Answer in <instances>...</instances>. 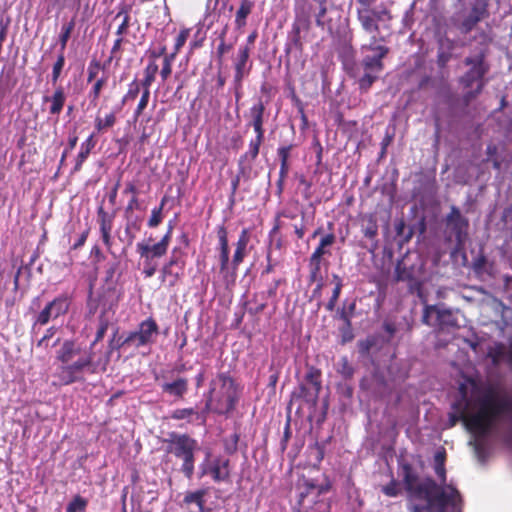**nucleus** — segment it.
<instances>
[{"label": "nucleus", "mask_w": 512, "mask_h": 512, "mask_svg": "<svg viewBox=\"0 0 512 512\" xmlns=\"http://www.w3.org/2000/svg\"><path fill=\"white\" fill-rule=\"evenodd\" d=\"M478 410L466 419V428L475 434L487 435L497 420L512 411V402L507 396H500L496 389L489 387L477 399Z\"/></svg>", "instance_id": "1"}, {"label": "nucleus", "mask_w": 512, "mask_h": 512, "mask_svg": "<svg viewBox=\"0 0 512 512\" xmlns=\"http://www.w3.org/2000/svg\"><path fill=\"white\" fill-rule=\"evenodd\" d=\"M418 491L421 493L419 500H424L425 504H410L409 512H462V496L451 484H437L433 478L426 477Z\"/></svg>", "instance_id": "2"}, {"label": "nucleus", "mask_w": 512, "mask_h": 512, "mask_svg": "<svg viewBox=\"0 0 512 512\" xmlns=\"http://www.w3.org/2000/svg\"><path fill=\"white\" fill-rule=\"evenodd\" d=\"M243 395V387L229 372H219L209 383L205 411L229 417Z\"/></svg>", "instance_id": "3"}, {"label": "nucleus", "mask_w": 512, "mask_h": 512, "mask_svg": "<svg viewBox=\"0 0 512 512\" xmlns=\"http://www.w3.org/2000/svg\"><path fill=\"white\" fill-rule=\"evenodd\" d=\"M166 452L182 461L180 471L187 479H192L195 470V454L199 451L196 439L188 434L172 432L169 438L164 440Z\"/></svg>", "instance_id": "4"}, {"label": "nucleus", "mask_w": 512, "mask_h": 512, "mask_svg": "<svg viewBox=\"0 0 512 512\" xmlns=\"http://www.w3.org/2000/svg\"><path fill=\"white\" fill-rule=\"evenodd\" d=\"M375 2L376 0H356L357 20L361 28L369 34L380 31L379 22L393 19L391 11L386 6H380V9L373 8Z\"/></svg>", "instance_id": "5"}, {"label": "nucleus", "mask_w": 512, "mask_h": 512, "mask_svg": "<svg viewBox=\"0 0 512 512\" xmlns=\"http://www.w3.org/2000/svg\"><path fill=\"white\" fill-rule=\"evenodd\" d=\"M159 326L153 317L141 321L135 331H131L122 340V344H129L134 348L151 346L159 335Z\"/></svg>", "instance_id": "6"}, {"label": "nucleus", "mask_w": 512, "mask_h": 512, "mask_svg": "<svg viewBox=\"0 0 512 512\" xmlns=\"http://www.w3.org/2000/svg\"><path fill=\"white\" fill-rule=\"evenodd\" d=\"M487 50H481L474 57H466L464 64L471 68L461 77L460 83L464 88H471L475 82H483V78L489 71V65L485 62Z\"/></svg>", "instance_id": "7"}, {"label": "nucleus", "mask_w": 512, "mask_h": 512, "mask_svg": "<svg viewBox=\"0 0 512 512\" xmlns=\"http://www.w3.org/2000/svg\"><path fill=\"white\" fill-rule=\"evenodd\" d=\"M490 0H473L469 13L459 22L453 19L454 25L462 34L470 33L481 21L490 16Z\"/></svg>", "instance_id": "8"}, {"label": "nucleus", "mask_w": 512, "mask_h": 512, "mask_svg": "<svg viewBox=\"0 0 512 512\" xmlns=\"http://www.w3.org/2000/svg\"><path fill=\"white\" fill-rule=\"evenodd\" d=\"M70 305L71 299L66 294H61L54 298L38 313L32 325L33 330L37 325L44 326L51 319H57L58 317L65 315L69 311Z\"/></svg>", "instance_id": "9"}, {"label": "nucleus", "mask_w": 512, "mask_h": 512, "mask_svg": "<svg viewBox=\"0 0 512 512\" xmlns=\"http://www.w3.org/2000/svg\"><path fill=\"white\" fill-rule=\"evenodd\" d=\"M310 12L304 5L295 9V20L289 33L288 51L292 49L301 52L303 50V42L301 32L310 30Z\"/></svg>", "instance_id": "10"}, {"label": "nucleus", "mask_w": 512, "mask_h": 512, "mask_svg": "<svg viewBox=\"0 0 512 512\" xmlns=\"http://www.w3.org/2000/svg\"><path fill=\"white\" fill-rule=\"evenodd\" d=\"M446 227L455 236L457 246H462L467 237V230L469 221L461 214V211L456 206H451L450 212L445 218Z\"/></svg>", "instance_id": "11"}, {"label": "nucleus", "mask_w": 512, "mask_h": 512, "mask_svg": "<svg viewBox=\"0 0 512 512\" xmlns=\"http://www.w3.org/2000/svg\"><path fill=\"white\" fill-rule=\"evenodd\" d=\"M396 280L408 282L410 292L420 293L422 282L413 266H408L405 260L400 261L395 269Z\"/></svg>", "instance_id": "12"}, {"label": "nucleus", "mask_w": 512, "mask_h": 512, "mask_svg": "<svg viewBox=\"0 0 512 512\" xmlns=\"http://www.w3.org/2000/svg\"><path fill=\"white\" fill-rule=\"evenodd\" d=\"M67 367L70 372L76 377H79V382L84 381V372L87 371L91 374L97 373L100 366V362L93 361V353L90 352L86 356L78 358L73 363H67Z\"/></svg>", "instance_id": "13"}, {"label": "nucleus", "mask_w": 512, "mask_h": 512, "mask_svg": "<svg viewBox=\"0 0 512 512\" xmlns=\"http://www.w3.org/2000/svg\"><path fill=\"white\" fill-rule=\"evenodd\" d=\"M136 252L140 258L143 259L142 274L145 278L152 277L157 271V263L154 262L155 258H161V255H154L149 248V244L145 242H138L136 244Z\"/></svg>", "instance_id": "14"}, {"label": "nucleus", "mask_w": 512, "mask_h": 512, "mask_svg": "<svg viewBox=\"0 0 512 512\" xmlns=\"http://www.w3.org/2000/svg\"><path fill=\"white\" fill-rule=\"evenodd\" d=\"M401 470L406 492L411 498L419 499L421 493L418 491V489L423 485V481L417 483L418 474L410 463H403L401 465Z\"/></svg>", "instance_id": "15"}, {"label": "nucleus", "mask_w": 512, "mask_h": 512, "mask_svg": "<svg viewBox=\"0 0 512 512\" xmlns=\"http://www.w3.org/2000/svg\"><path fill=\"white\" fill-rule=\"evenodd\" d=\"M210 473L215 482L227 481L230 477V461L227 458L219 457L216 458L209 470L203 469L201 471L200 477H203L205 474Z\"/></svg>", "instance_id": "16"}, {"label": "nucleus", "mask_w": 512, "mask_h": 512, "mask_svg": "<svg viewBox=\"0 0 512 512\" xmlns=\"http://www.w3.org/2000/svg\"><path fill=\"white\" fill-rule=\"evenodd\" d=\"M66 99H67V96H66L64 87L62 85H58L55 87V90L52 93V95L44 96L42 98V101H43V103H50V106H49V114L50 115L58 116L64 108Z\"/></svg>", "instance_id": "17"}, {"label": "nucleus", "mask_w": 512, "mask_h": 512, "mask_svg": "<svg viewBox=\"0 0 512 512\" xmlns=\"http://www.w3.org/2000/svg\"><path fill=\"white\" fill-rule=\"evenodd\" d=\"M188 379L185 377H178L172 382H165L161 384V390L175 399H183L188 392Z\"/></svg>", "instance_id": "18"}, {"label": "nucleus", "mask_w": 512, "mask_h": 512, "mask_svg": "<svg viewBox=\"0 0 512 512\" xmlns=\"http://www.w3.org/2000/svg\"><path fill=\"white\" fill-rule=\"evenodd\" d=\"M125 219V240L127 246H131L142 229L143 218L139 215H124Z\"/></svg>", "instance_id": "19"}, {"label": "nucleus", "mask_w": 512, "mask_h": 512, "mask_svg": "<svg viewBox=\"0 0 512 512\" xmlns=\"http://www.w3.org/2000/svg\"><path fill=\"white\" fill-rule=\"evenodd\" d=\"M131 10L132 5L130 4H120L118 6V12L115 16V20L121 19V21L115 32L116 36H125L128 33L131 22Z\"/></svg>", "instance_id": "20"}, {"label": "nucleus", "mask_w": 512, "mask_h": 512, "mask_svg": "<svg viewBox=\"0 0 512 512\" xmlns=\"http://www.w3.org/2000/svg\"><path fill=\"white\" fill-rule=\"evenodd\" d=\"M80 347L73 340H65L57 351L56 358L62 364H67L80 354Z\"/></svg>", "instance_id": "21"}, {"label": "nucleus", "mask_w": 512, "mask_h": 512, "mask_svg": "<svg viewBox=\"0 0 512 512\" xmlns=\"http://www.w3.org/2000/svg\"><path fill=\"white\" fill-rule=\"evenodd\" d=\"M94 134H91L80 146V151L76 157L74 172H78L82 169L83 163L89 157L91 151L95 148L97 141L94 138Z\"/></svg>", "instance_id": "22"}, {"label": "nucleus", "mask_w": 512, "mask_h": 512, "mask_svg": "<svg viewBox=\"0 0 512 512\" xmlns=\"http://www.w3.org/2000/svg\"><path fill=\"white\" fill-rule=\"evenodd\" d=\"M206 413L208 412L205 411V408L202 410V412H198L194 408H180L172 412L171 418L174 420L186 419L188 422H193L194 420H201L202 423H205Z\"/></svg>", "instance_id": "23"}, {"label": "nucleus", "mask_w": 512, "mask_h": 512, "mask_svg": "<svg viewBox=\"0 0 512 512\" xmlns=\"http://www.w3.org/2000/svg\"><path fill=\"white\" fill-rule=\"evenodd\" d=\"M361 231L363 235L374 240L378 235V223L374 213H368L361 218Z\"/></svg>", "instance_id": "24"}, {"label": "nucleus", "mask_w": 512, "mask_h": 512, "mask_svg": "<svg viewBox=\"0 0 512 512\" xmlns=\"http://www.w3.org/2000/svg\"><path fill=\"white\" fill-rule=\"evenodd\" d=\"M336 242V236L333 232H329L325 235H322L319 241V244L311 254V256L323 258L325 255H331V251L329 248L333 246Z\"/></svg>", "instance_id": "25"}, {"label": "nucleus", "mask_w": 512, "mask_h": 512, "mask_svg": "<svg viewBox=\"0 0 512 512\" xmlns=\"http://www.w3.org/2000/svg\"><path fill=\"white\" fill-rule=\"evenodd\" d=\"M217 236L220 244V262L221 271L227 268L229 262V246L227 238V230L224 226H220L217 231Z\"/></svg>", "instance_id": "26"}, {"label": "nucleus", "mask_w": 512, "mask_h": 512, "mask_svg": "<svg viewBox=\"0 0 512 512\" xmlns=\"http://www.w3.org/2000/svg\"><path fill=\"white\" fill-rule=\"evenodd\" d=\"M186 257L187 254L182 248L174 247L165 264L184 272L186 267Z\"/></svg>", "instance_id": "27"}, {"label": "nucleus", "mask_w": 512, "mask_h": 512, "mask_svg": "<svg viewBox=\"0 0 512 512\" xmlns=\"http://www.w3.org/2000/svg\"><path fill=\"white\" fill-rule=\"evenodd\" d=\"M117 122L116 111L107 113L104 117L97 115L94 121L95 130L98 133H103L112 128Z\"/></svg>", "instance_id": "28"}, {"label": "nucleus", "mask_w": 512, "mask_h": 512, "mask_svg": "<svg viewBox=\"0 0 512 512\" xmlns=\"http://www.w3.org/2000/svg\"><path fill=\"white\" fill-rule=\"evenodd\" d=\"M436 320L441 329L459 327L456 317L449 309H438Z\"/></svg>", "instance_id": "29"}, {"label": "nucleus", "mask_w": 512, "mask_h": 512, "mask_svg": "<svg viewBox=\"0 0 512 512\" xmlns=\"http://www.w3.org/2000/svg\"><path fill=\"white\" fill-rule=\"evenodd\" d=\"M160 274L162 282L168 281L170 286H174L182 278L184 272L164 264L160 270Z\"/></svg>", "instance_id": "30"}, {"label": "nucleus", "mask_w": 512, "mask_h": 512, "mask_svg": "<svg viewBox=\"0 0 512 512\" xmlns=\"http://www.w3.org/2000/svg\"><path fill=\"white\" fill-rule=\"evenodd\" d=\"M207 494V489H199L194 492H188L184 496V503L185 504H192L195 503L200 512H205V500L204 497Z\"/></svg>", "instance_id": "31"}, {"label": "nucleus", "mask_w": 512, "mask_h": 512, "mask_svg": "<svg viewBox=\"0 0 512 512\" xmlns=\"http://www.w3.org/2000/svg\"><path fill=\"white\" fill-rule=\"evenodd\" d=\"M168 201L167 196H164L161 201L160 205L157 207H154L151 211V215L147 221V226L149 228H156L158 227L162 221H163V209Z\"/></svg>", "instance_id": "32"}, {"label": "nucleus", "mask_w": 512, "mask_h": 512, "mask_svg": "<svg viewBox=\"0 0 512 512\" xmlns=\"http://www.w3.org/2000/svg\"><path fill=\"white\" fill-rule=\"evenodd\" d=\"M445 461H446L445 450L436 452V454L434 456V470L440 480V483H442V484H445L446 480H447Z\"/></svg>", "instance_id": "33"}, {"label": "nucleus", "mask_w": 512, "mask_h": 512, "mask_svg": "<svg viewBox=\"0 0 512 512\" xmlns=\"http://www.w3.org/2000/svg\"><path fill=\"white\" fill-rule=\"evenodd\" d=\"M55 377H57L58 382L54 383V385L66 386L79 382V377L74 376L66 364H63L58 368Z\"/></svg>", "instance_id": "34"}, {"label": "nucleus", "mask_w": 512, "mask_h": 512, "mask_svg": "<svg viewBox=\"0 0 512 512\" xmlns=\"http://www.w3.org/2000/svg\"><path fill=\"white\" fill-rule=\"evenodd\" d=\"M113 215H110L102 206L97 209V221L99 223L100 233L112 232Z\"/></svg>", "instance_id": "35"}, {"label": "nucleus", "mask_w": 512, "mask_h": 512, "mask_svg": "<svg viewBox=\"0 0 512 512\" xmlns=\"http://www.w3.org/2000/svg\"><path fill=\"white\" fill-rule=\"evenodd\" d=\"M487 356L491 359L493 365H499L506 357L505 344L502 342L495 343L488 349Z\"/></svg>", "instance_id": "36"}, {"label": "nucleus", "mask_w": 512, "mask_h": 512, "mask_svg": "<svg viewBox=\"0 0 512 512\" xmlns=\"http://www.w3.org/2000/svg\"><path fill=\"white\" fill-rule=\"evenodd\" d=\"M361 65L366 72L380 73L384 69L383 59L376 56H365L361 61Z\"/></svg>", "instance_id": "37"}, {"label": "nucleus", "mask_w": 512, "mask_h": 512, "mask_svg": "<svg viewBox=\"0 0 512 512\" xmlns=\"http://www.w3.org/2000/svg\"><path fill=\"white\" fill-rule=\"evenodd\" d=\"M321 370L313 365H307V373L305 375V380L311 384L316 392V395L320 392L321 385Z\"/></svg>", "instance_id": "38"}, {"label": "nucleus", "mask_w": 512, "mask_h": 512, "mask_svg": "<svg viewBox=\"0 0 512 512\" xmlns=\"http://www.w3.org/2000/svg\"><path fill=\"white\" fill-rule=\"evenodd\" d=\"M321 262L322 258L311 256L309 257V276L308 281L309 283H314L317 280L322 279L321 276Z\"/></svg>", "instance_id": "39"}, {"label": "nucleus", "mask_w": 512, "mask_h": 512, "mask_svg": "<svg viewBox=\"0 0 512 512\" xmlns=\"http://www.w3.org/2000/svg\"><path fill=\"white\" fill-rule=\"evenodd\" d=\"M454 410H456V413L450 414V426H454L458 421H463L466 425V419L463 417V414L465 413V416H471L472 413H469L468 411V402L462 403L458 402L453 405Z\"/></svg>", "instance_id": "40"}, {"label": "nucleus", "mask_w": 512, "mask_h": 512, "mask_svg": "<svg viewBox=\"0 0 512 512\" xmlns=\"http://www.w3.org/2000/svg\"><path fill=\"white\" fill-rule=\"evenodd\" d=\"M76 22L75 19L72 18L69 22L65 23L61 27V32L59 35V44H60V52H64L68 43L69 38L75 28Z\"/></svg>", "instance_id": "41"}, {"label": "nucleus", "mask_w": 512, "mask_h": 512, "mask_svg": "<svg viewBox=\"0 0 512 512\" xmlns=\"http://www.w3.org/2000/svg\"><path fill=\"white\" fill-rule=\"evenodd\" d=\"M158 69H159V67H158V64L156 63V61L150 60L148 62L147 66L144 69V78L141 81L142 87H147V86L151 87V85L153 84V82L156 79V74L158 72Z\"/></svg>", "instance_id": "42"}, {"label": "nucleus", "mask_w": 512, "mask_h": 512, "mask_svg": "<svg viewBox=\"0 0 512 512\" xmlns=\"http://www.w3.org/2000/svg\"><path fill=\"white\" fill-rule=\"evenodd\" d=\"M253 3L249 0H243L236 13L235 22L238 28L246 24V18L251 13Z\"/></svg>", "instance_id": "43"}, {"label": "nucleus", "mask_w": 512, "mask_h": 512, "mask_svg": "<svg viewBox=\"0 0 512 512\" xmlns=\"http://www.w3.org/2000/svg\"><path fill=\"white\" fill-rule=\"evenodd\" d=\"M248 58H249L248 48L246 46L240 48L237 59H236V63H235L236 77L238 79H240L245 73Z\"/></svg>", "instance_id": "44"}, {"label": "nucleus", "mask_w": 512, "mask_h": 512, "mask_svg": "<svg viewBox=\"0 0 512 512\" xmlns=\"http://www.w3.org/2000/svg\"><path fill=\"white\" fill-rule=\"evenodd\" d=\"M291 148H292V146L288 145V146H282L278 149V156L281 161L280 171H279V175L281 178H285L288 175V172H289L288 159L290 156Z\"/></svg>", "instance_id": "45"}, {"label": "nucleus", "mask_w": 512, "mask_h": 512, "mask_svg": "<svg viewBox=\"0 0 512 512\" xmlns=\"http://www.w3.org/2000/svg\"><path fill=\"white\" fill-rule=\"evenodd\" d=\"M117 332H118V329L114 332L113 337L109 341L106 359L104 360V362H103V364L101 365V368H100V370L103 371V372L106 371L107 365L109 363L110 355H111V353L114 350H119V349H121V348H123L125 346L132 347L129 344H122V340L123 339H121V338H119L118 340H115Z\"/></svg>", "instance_id": "46"}, {"label": "nucleus", "mask_w": 512, "mask_h": 512, "mask_svg": "<svg viewBox=\"0 0 512 512\" xmlns=\"http://www.w3.org/2000/svg\"><path fill=\"white\" fill-rule=\"evenodd\" d=\"M172 234L170 231H167L163 237L160 239L159 242L149 245V248L152 250V253L154 255H161L164 256L167 253L170 241H171Z\"/></svg>", "instance_id": "47"}, {"label": "nucleus", "mask_w": 512, "mask_h": 512, "mask_svg": "<svg viewBox=\"0 0 512 512\" xmlns=\"http://www.w3.org/2000/svg\"><path fill=\"white\" fill-rule=\"evenodd\" d=\"M317 4V11L315 12V23L318 27L324 28L326 26L325 16L328 11V0H313Z\"/></svg>", "instance_id": "48"}, {"label": "nucleus", "mask_w": 512, "mask_h": 512, "mask_svg": "<svg viewBox=\"0 0 512 512\" xmlns=\"http://www.w3.org/2000/svg\"><path fill=\"white\" fill-rule=\"evenodd\" d=\"M107 80V76H102L93 81L92 87L89 91V98L91 99V102L96 103L99 100L102 90L107 84Z\"/></svg>", "instance_id": "49"}, {"label": "nucleus", "mask_w": 512, "mask_h": 512, "mask_svg": "<svg viewBox=\"0 0 512 512\" xmlns=\"http://www.w3.org/2000/svg\"><path fill=\"white\" fill-rule=\"evenodd\" d=\"M106 63L102 64L97 59H92L87 67V83H92L94 80L98 79L97 76L100 71H104L106 69Z\"/></svg>", "instance_id": "50"}, {"label": "nucleus", "mask_w": 512, "mask_h": 512, "mask_svg": "<svg viewBox=\"0 0 512 512\" xmlns=\"http://www.w3.org/2000/svg\"><path fill=\"white\" fill-rule=\"evenodd\" d=\"M378 39L375 36H372L370 38V42L367 45L363 46V49H366L368 51L376 52L375 55L378 58L384 59L390 52L389 47L384 45H377Z\"/></svg>", "instance_id": "51"}, {"label": "nucleus", "mask_w": 512, "mask_h": 512, "mask_svg": "<svg viewBox=\"0 0 512 512\" xmlns=\"http://www.w3.org/2000/svg\"><path fill=\"white\" fill-rule=\"evenodd\" d=\"M65 65V56L64 52H60L57 56L55 63L53 64L52 73H51V82L53 85L59 81L61 77L62 70Z\"/></svg>", "instance_id": "52"}, {"label": "nucleus", "mask_w": 512, "mask_h": 512, "mask_svg": "<svg viewBox=\"0 0 512 512\" xmlns=\"http://www.w3.org/2000/svg\"><path fill=\"white\" fill-rule=\"evenodd\" d=\"M125 42L124 36H117L114 40L113 46L110 51V56L106 61V64H110L113 59H116L118 63L121 60L122 45Z\"/></svg>", "instance_id": "53"}, {"label": "nucleus", "mask_w": 512, "mask_h": 512, "mask_svg": "<svg viewBox=\"0 0 512 512\" xmlns=\"http://www.w3.org/2000/svg\"><path fill=\"white\" fill-rule=\"evenodd\" d=\"M87 500L80 495H76L68 503L66 512H84L87 507Z\"/></svg>", "instance_id": "54"}, {"label": "nucleus", "mask_w": 512, "mask_h": 512, "mask_svg": "<svg viewBox=\"0 0 512 512\" xmlns=\"http://www.w3.org/2000/svg\"><path fill=\"white\" fill-rule=\"evenodd\" d=\"M143 91L140 97V100L138 102V105L134 111V118L138 119L139 116L142 115L144 110L146 109L149 99H150V87H142Z\"/></svg>", "instance_id": "55"}, {"label": "nucleus", "mask_w": 512, "mask_h": 512, "mask_svg": "<svg viewBox=\"0 0 512 512\" xmlns=\"http://www.w3.org/2000/svg\"><path fill=\"white\" fill-rule=\"evenodd\" d=\"M142 88L141 82L139 83L136 79H134L128 86V90L122 98V104H126L127 102L134 101L140 93V89Z\"/></svg>", "instance_id": "56"}, {"label": "nucleus", "mask_w": 512, "mask_h": 512, "mask_svg": "<svg viewBox=\"0 0 512 512\" xmlns=\"http://www.w3.org/2000/svg\"><path fill=\"white\" fill-rule=\"evenodd\" d=\"M379 73L366 72L359 78L358 84L361 91L367 92L378 79Z\"/></svg>", "instance_id": "57"}, {"label": "nucleus", "mask_w": 512, "mask_h": 512, "mask_svg": "<svg viewBox=\"0 0 512 512\" xmlns=\"http://www.w3.org/2000/svg\"><path fill=\"white\" fill-rule=\"evenodd\" d=\"M175 53H170L169 56H165L162 63V69L160 71V76L163 82H165L172 73V64L175 60Z\"/></svg>", "instance_id": "58"}, {"label": "nucleus", "mask_w": 512, "mask_h": 512, "mask_svg": "<svg viewBox=\"0 0 512 512\" xmlns=\"http://www.w3.org/2000/svg\"><path fill=\"white\" fill-rule=\"evenodd\" d=\"M381 491L388 497H397L401 493L400 483L392 478L388 484L381 487Z\"/></svg>", "instance_id": "59"}, {"label": "nucleus", "mask_w": 512, "mask_h": 512, "mask_svg": "<svg viewBox=\"0 0 512 512\" xmlns=\"http://www.w3.org/2000/svg\"><path fill=\"white\" fill-rule=\"evenodd\" d=\"M189 35H190V29L183 28L180 30L178 36L175 39L174 49L172 52V53H175V57L180 52L182 47L185 45Z\"/></svg>", "instance_id": "60"}, {"label": "nucleus", "mask_w": 512, "mask_h": 512, "mask_svg": "<svg viewBox=\"0 0 512 512\" xmlns=\"http://www.w3.org/2000/svg\"><path fill=\"white\" fill-rule=\"evenodd\" d=\"M58 331V328L55 326H51L48 329H46L44 335L41 339L37 342L36 346L38 348L47 349L49 347V340L53 338Z\"/></svg>", "instance_id": "61"}, {"label": "nucleus", "mask_w": 512, "mask_h": 512, "mask_svg": "<svg viewBox=\"0 0 512 512\" xmlns=\"http://www.w3.org/2000/svg\"><path fill=\"white\" fill-rule=\"evenodd\" d=\"M310 455L313 456L315 464H320L324 458L325 448L324 445L316 442L314 445L309 447Z\"/></svg>", "instance_id": "62"}, {"label": "nucleus", "mask_w": 512, "mask_h": 512, "mask_svg": "<svg viewBox=\"0 0 512 512\" xmlns=\"http://www.w3.org/2000/svg\"><path fill=\"white\" fill-rule=\"evenodd\" d=\"M338 372L342 375L345 379H351L354 375V368L349 363L348 359L346 357H343L340 362V368Z\"/></svg>", "instance_id": "63"}, {"label": "nucleus", "mask_w": 512, "mask_h": 512, "mask_svg": "<svg viewBox=\"0 0 512 512\" xmlns=\"http://www.w3.org/2000/svg\"><path fill=\"white\" fill-rule=\"evenodd\" d=\"M141 209V203L138 196H131L127 205L124 208V215H136L135 210Z\"/></svg>", "instance_id": "64"}]
</instances>
